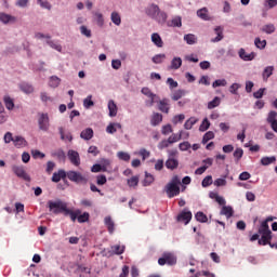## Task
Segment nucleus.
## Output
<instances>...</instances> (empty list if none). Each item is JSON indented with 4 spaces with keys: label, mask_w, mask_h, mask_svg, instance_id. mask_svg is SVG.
Wrapping results in <instances>:
<instances>
[{
    "label": "nucleus",
    "mask_w": 277,
    "mask_h": 277,
    "mask_svg": "<svg viewBox=\"0 0 277 277\" xmlns=\"http://www.w3.org/2000/svg\"><path fill=\"white\" fill-rule=\"evenodd\" d=\"M48 207L55 215L64 213V215H69L71 222H77L79 215H81V210H70L68 209V203L57 200V201H48Z\"/></svg>",
    "instance_id": "nucleus-1"
},
{
    "label": "nucleus",
    "mask_w": 277,
    "mask_h": 277,
    "mask_svg": "<svg viewBox=\"0 0 277 277\" xmlns=\"http://www.w3.org/2000/svg\"><path fill=\"white\" fill-rule=\"evenodd\" d=\"M192 217H194V214H192V211L183 210L177 214L176 222H179L180 224H184V226H187V224L192 222Z\"/></svg>",
    "instance_id": "nucleus-2"
},
{
    "label": "nucleus",
    "mask_w": 277,
    "mask_h": 277,
    "mask_svg": "<svg viewBox=\"0 0 277 277\" xmlns=\"http://www.w3.org/2000/svg\"><path fill=\"white\" fill-rule=\"evenodd\" d=\"M38 124L40 131H49V128L51 127L50 120H49V114H40L38 119Z\"/></svg>",
    "instance_id": "nucleus-3"
},
{
    "label": "nucleus",
    "mask_w": 277,
    "mask_h": 277,
    "mask_svg": "<svg viewBox=\"0 0 277 277\" xmlns=\"http://www.w3.org/2000/svg\"><path fill=\"white\" fill-rule=\"evenodd\" d=\"M67 179H69L72 183H88V180L83 177V175L77 171H68L66 173Z\"/></svg>",
    "instance_id": "nucleus-4"
},
{
    "label": "nucleus",
    "mask_w": 277,
    "mask_h": 277,
    "mask_svg": "<svg viewBox=\"0 0 277 277\" xmlns=\"http://www.w3.org/2000/svg\"><path fill=\"white\" fill-rule=\"evenodd\" d=\"M12 172L19 179H24V181H31V177H29V174L25 172V168L23 166H16L14 164L12 167Z\"/></svg>",
    "instance_id": "nucleus-5"
},
{
    "label": "nucleus",
    "mask_w": 277,
    "mask_h": 277,
    "mask_svg": "<svg viewBox=\"0 0 277 277\" xmlns=\"http://www.w3.org/2000/svg\"><path fill=\"white\" fill-rule=\"evenodd\" d=\"M67 157L70 163H72V166H76V167L81 166V158L79 157V151L69 149L67 153Z\"/></svg>",
    "instance_id": "nucleus-6"
},
{
    "label": "nucleus",
    "mask_w": 277,
    "mask_h": 277,
    "mask_svg": "<svg viewBox=\"0 0 277 277\" xmlns=\"http://www.w3.org/2000/svg\"><path fill=\"white\" fill-rule=\"evenodd\" d=\"M159 265H174V254L163 253L160 259H158Z\"/></svg>",
    "instance_id": "nucleus-7"
},
{
    "label": "nucleus",
    "mask_w": 277,
    "mask_h": 277,
    "mask_svg": "<svg viewBox=\"0 0 277 277\" xmlns=\"http://www.w3.org/2000/svg\"><path fill=\"white\" fill-rule=\"evenodd\" d=\"M203 166L196 169L195 174H205V172H207V170H209V168H211V166H213V158H207L205 160H202Z\"/></svg>",
    "instance_id": "nucleus-8"
},
{
    "label": "nucleus",
    "mask_w": 277,
    "mask_h": 277,
    "mask_svg": "<svg viewBox=\"0 0 277 277\" xmlns=\"http://www.w3.org/2000/svg\"><path fill=\"white\" fill-rule=\"evenodd\" d=\"M161 9H159V5L155 4V3H151L149 4L146 10H145V14H147L149 16V18H153V21H155L158 12L160 11Z\"/></svg>",
    "instance_id": "nucleus-9"
},
{
    "label": "nucleus",
    "mask_w": 277,
    "mask_h": 277,
    "mask_svg": "<svg viewBox=\"0 0 277 277\" xmlns=\"http://www.w3.org/2000/svg\"><path fill=\"white\" fill-rule=\"evenodd\" d=\"M238 55L240 57V60H243V62H252V60H254V57H256V54L254 52L251 53H246V50L243 48H241L238 52Z\"/></svg>",
    "instance_id": "nucleus-10"
},
{
    "label": "nucleus",
    "mask_w": 277,
    "mask_h": 277,
    "mask_svg": "<svg viewBox=\"0 0 277 277\" xmlns=\"http://www.w3.org/2000/svg\"><path fill=\"white\" fill-rule=\"evenodd\" d=\"M187 189V186L181 184V180H179V176H174V196H179L181 192H185Z\"/></svg>",
    "instance_id": "nucleus-11"
},
{
    "label": "nucleus",
    "mask_w": 277,
    "mask_h": 277,
    "mask_svg": "<svg viewBox=\"0 0 277 277\" xmlns=\"http://www.w3.org/2000/svg\"><path fill=\"white\" fill-rule=\"evenodd\" d=\"M66 171L64 169H60L57 172H54L52 175V183H60V181H64L66 179Z\"/></svg>",
    "instance_id": "nucleus-12"
},
{
    "label": "nucleus",
    "mask_w": 277,
    "mask_h": 277,
    "mask_svg": "<svg viewBox=\"0 0 277 277\" xmlns=\"http://www.w3.org/2000/svg\"><path fill=\"white\" fill-rule=\"evenodd\" d=\"M262 237L261 239L258 241L259 246H267L269 245L271 248H274V245H272V233L271 234H261Z\"/></svg>",
    "instance_id": "nucleus-13"
},
{
    "label": "nucleus",
    "mask_w": 277,
    "mask_h": 277,
    "mask_svg": "<svg viewBox=\"0 0 277 277\" xmlns=\"http://www.w3.org/2000/svg\"><path fill=\"white\" fill-rule=\"evenodd\" d=\"M104 224L110 235H114V230H116V224L114 223V220H111V216H106L104 219Z\"/></svg>",
    "instance_id": "nucleus-14"
},
{
    "label": "nucleus",
    "mask_w": 277,
    "mask_h": 277,
    "mask_svg": "<svg viewBox=\"0 0 277 277\" xmlns=\"http://www.w3.org/2000/svg\"><path fill=\"white\" fill-rule=\"evenodd\" d=\"M154 21H156V23H158L159 25H166V22L168 21V13L160 10Z\"/></svg>",
    "instance_id": "nucleus-15"
},
{
    "label": "nucleus",
    "mask_w": 277,
    "mask_h": 277,
    "mask_svg": "<svg viewBox=\"0 0 277 277\" xmlns=\"http://www.w3.org/2000/svg\"><path fill=\"white\" fill-rule=\"evenodd\" d=\"M220 215H225V217L229 220V217H233V215H235V210H233V207L230 206H223Z\"/></svg>",
    "instance_id": "nucleus-16"
},
{
    "label": "nucleus",
    "mask_w": 277,
    "mask_h": 277,
    "mask_svg": "<svg viewBox=\"0 0 277 277\" xmlns=\"http://www.w3.org/2000/svg\"><path fill=\"white\" fill-rule=\"evenodd\" d=\"M108 111L110 118H116V116H118V106L116 105V102H114V100H110L108 102Z\"/></svg>",
    "instance_id": "nucleus-17"
},
{
    "label": "nucleus",
    "mask_w": 277,
    "mask_h": 277,
    "mask_svg": "<svg viewBox=\"0 0 277 277\" xmlns=\"http://www.w3.org/2000/svg\"><path fill=\"white\" fill-rule=\"evenodd\" d=\"M158 108L163 114H168V111H170V100L168 98L161 100L158 104Z\"/></svg>",
    "instance_id": "nucleus-18"
},
{
    "label": "nucleus",
    "mask_w": 277,
    "mask_h": 277,
    "mask_svg": "<svg viewBox=\"0 0 277 277\" xmlns=\"http://www.w3.org/2000/svg\"><path fill=\"white\" fill-rule=\"evenodd\" d=\"M13 144L16 148H25L27 146V140L23 136H14Z\"/></svg>",
    "instance_id": "nucleus-19"
},
{
    "label": "nucleus",
    "mask_w": 277,
    "mask_h": 277,
    "mask_svg": "<svg viewBox=\"0 0 277 277\" xmlns=\"http://www.w3.org/2000/svg\"><path fill=\"white\" fill-rule=\"evenodd\" d=\"M0 21L4 25H8V23H16V18L6 13H0Z\"/></svg>",
    "instance_id": "nucleus-20"
},
{
    "label": "nucleus",
    "mask_w": 277,
    "mask_h": 277,
    "mask_svg": "<svg viewBox=\"0 0 277 277\" xmlns=\"http://www.w3.org/2000/svg\"><path fill=\"white\" fill-rule=\"evenodd\" d=\"M214 31L216 34V37L211 39V42H221V40H224V29L220 26L214 28Z\"/></svg>",
    "instance_id": "nucleus-21"
},
{
    "label": "nucleus",
    "mask_w": 277,
    "mask_h": 277,
    "mask_svg": "<svg viewBox=\"0 0 277 277\" xmlns=\"http://www.w3.org/2000/svg\"><path fill=\"white\" fill-rule=\"evenodd\" d=\"M80 137L87 141L92 140V137H94V130H92V128H87L80 133Z\"/></svg>",
    "instance_id": "nucleus-22"
},
{
    "label": "nucleus",
    "mask_w": 277,
    "mask_h": 277,
    "mask_svg": "<svg viewBox=\"0 0 277 277\" xmlns=\"http://www.w3.org/2000/svg\"><path fill=\"white\" fill-rule=\"evenodd\" d=\"M164 192L167 196H169L170 198H174V179H172L170 183L167 184Z\"/></svg>",
    "instance_id": "nucleus-23"
},
{
    "label": "nucleus",
    "mask_w": 277,
    "mask_h": 277,
    "mask_svg": "<svg viewBox=\"0 0 277 277\" xmlns=\"http://www.w3.org/2000/svg\"><path fill=\"white\" fill-rule=\"evenodd\" d=\"M195 220L197 222H200L201 224H207L209 222V217L207 216V214H205V212L202 211H198L195 214Z\"/></svg>",
    "instance_id": "nucleus-24"
},
{
    "label": "nucleus",
    "mask_w": 277,
    "mask_h": 277,
    "mask_svg": "<svg viewBox=\"0 0 277 277\" xmlns=\"http://www.w3.org/2000/svg\"><path fill=\"white\" fill-rule=\"evenodd\" d=\"M172 144H174V136L171 135L168 140H164L161 143H159L158 147L160 150H163V148H168L172 146Z\"/></svg>",
    "instance_id": "nucleus-25"
},
{
    "label": "nucleus",
    "mask_w": 277,
    "mask_h": 277,
    "mask_svg": "<svg viewBox=\"0 0 277 277\" xmlns=\"http://www.w3.org/2000/svg\"><path fill=\"white\" fill-rule=\"evenodd\" d=\"M151 42H154V44H156V47H158L159 49L163 47V40L161 39V36H159V34L157 32H154L151 35Z\"/></svg>",
    "instance_id": "nucleus-26"
},
{
    "label": "nucleus",
    "mask_w": 277,
    "mask_h": 277,
    "mask_svg": "<svg viewBox=\"0 0 277 277\" xmlns=\"http://www.w3.org/2000/svg\"><path fill=\"white\" fill-rule=\"evenodd\" d=\"M110 250L113 254L120 255V254H124L126 247L121 245H114L113 247H110Z\"/></svg>",
    "instance_id": "nucleus-27"
},
{
    "label": "nucleus",
    "mask_w": 277,
    "mask_h": 277,
    "mask_svg": "<svg viewBox=\"0 0 277 277\" xmlns=\"http://www.w3.org/2000/svg\"><path fill=\"white\" fill-rule=\"evenodd\" d=\"M163 120V116L159 113H155L151 117V126L157 127V124L161 123Z\"/></svg>",
    "instance_id": "nucleus-28"
},
{
    "label": "nucleus",
    "mask_w": 277,
    "mask_h": 277,
    "mask_svg": "<svg viewBox=\"0 0 277 277\" xmlns=\"http://www.w3.org/2000/svg\"><path fill=\"white\" fill-rule=\"evenodd\" d=\"M197 16L202 21H209V10L207 8H202L197 11Z\"/></svg>",
    "instance_id": "nucleus-29"
},
{
    "label": "nucleus",
    "mask_w": 277,
    "mask_h": 277,
    "mask_svg": "<svg viewBox=\"0 0 277 277\" xmlns=\"http://www.w3.org/2000/svg\"><path fill=\"white\" fill-rule=\"evenodd\" d=\"M118 129H122V124L120 123H110L107 126L106 131L110 134H114L118 131Z\"/></svg>",
    "instance_id": "nucleus-30"
},
{
    "label": "nucleus",
    "mask_w": 277,
    "mask_h": 277,
    "mask_svg": "<svg viewBox=\"0 0 277 277\" xmlns=\"http://www.w3.org/2000/svg\"><path fill=\"white\" fill-rule=\"evenodd\" d=\"M272 75H274V66H267L262 74L264 81H267Z\"/></svg>",
    "instance_id": "nucleus-31"
},
{
    "label": "nucleus",
    "mask_w": 277,
    "mask_h": 277,
    "mask_svg": "<svg viewBox=\"0 0 277 277\" xmlns=\"http://www.w3.org/2000/svg\"><path fill=\"white\" fill-rule=\"evenodd\" d=\"M259 234L260 235L272 234V230L269 229V225L267 224V222H262L259 228Z\"/></svg>",
    "instance_id": "nucleus-32"
},
{
    "label": "nucleus",
    "mask_w": 277,
    "mask_h": 277,
    "mask_svg": "<svg viewBox=\"0 0 277 277\" xmlns=\"http://www.w3.org/2000/svg\"><path fill=\"white\" fill-rule=\"evenodd\" d=\"M196 122H198V118L196 117H190L188 120H186V122L184 123V129H186L187 131H189V129H192L194 127V124H196Z\"/></svg>",
    "instance_id": "nucleus-33"
},
{
    "label": "nucleus",
    "mask_w": 277,
    "mask_h": 277,
    "mask_svg": "<svg viewBox=\"0 0 277 277\" xmlns=\"http://www.w3.org/2000/svg\"><path fill=\"white\" fill-rule=\"evenodd\" d=\"M261 31L268 35L274 34V31H276V26H274V24H266L261 28Z\"/></svg>",
    "instance_id": "nucleus-34"
},
{
    "label": "nucleus",
    "mask_w": 277,
    "mask_h": 277,
    "mask_svg": "<svg viewBox=\"0 0 277 277\" xmlns=\"http://www.w3.org/2000/svg\"><path fill=\"white\" fill-rule=\"evenodd\" d=\"M166 168H168V170H174V151H170V157L166 161Z\"/></svg>",
    "instance_id": "nucleus-35"
},
{
    "label": "nucleus",
    "mask_w": 277,
    "mask_h": 277,
    "mask_svg": "<svg viewBox=\"0 0 277 277\" xmlns=\"http://www.w3.org/2000/svg\"><path fill=\"white\" fill-rule=\"evenodd\" d=\"M3 101L6 109H9V111H12V109H14V100H12V97L10 96H4Z\"/></svg>",
    "instance_id": "nucleus-36"
},
{
    "label": "nucleus",
    "mask_w": 277,
    "mask_h": 277,
    "mask_svg": "<svg viewBox=\"0 0 277 277\" xmlns=\"http://www.w3.org/2000/svg\"><path fill=\"white\" fill-rule=\"evenodd\" d=\"M110 18L114 25L120 26V24L122 23V18L120 17V14L118 12H113Z\"/></svg>",
    "instance_id": "nucleus-37"
},
{
    "label": "nucleus",
    "mask_w": 277,
    "mask_h": 277,
    "mask_svg": "<svg viewBox=\"0 0 277 277\" xmlns=\"http://www.w3.org/2000/svg\"><path fill=\"white\" fill-rule=\"evenodd\" d=\"M261 163H262V166H271V163H276V157L275 156L263 157L261 159Z\"/></svg>",
    "instance_id": "nucleus-38"
},
{
    "label": "nucleus",
    "mask_w": 277,
    "mask_h": 277,
    "mask_svg": "<svg viewBox=\"0 0 277 277\" xmlns=\"http://www.w3.org/2000/svg\"><path fill=\"white\" fill-rule=\"evenodd\" d=\"M220 97L215 96L211 102L208 103V109H215V107H220Z\"/></svg>",
    "instance_id": "nucleus-39"
},
{
    "label": "nucleus",
    "mask_w": 277,
    "mask_h": 277,
    "mask_svg": "<svg viewBox=\"0 0 277 277\" xmlns=\"http://www.w3.org/2000/svg\"><path fill=\"white\" fill-rule=\"evenodd\" d=\"M164 61H166V54H156L151 58V62L154 64H163Z\"/></svg>",
    "instance_id": "nucleus-40"
},
{
    "label": "nucleus",
    "mask_w": 277,
    "mask_h": 277,
    "mask_svg": "<svg viewBox=\"0 0 277 277\" xmlns=\"http://www.w3.org/2000/svg\"><path fill=\"white\" fill-rule=\"evenodd\" d=\"M19 88L25 94H31V92H34V87L28 83H22Z\"/></svg>",
    "instance_id": "nucleus-41"
},
{
    "label": "nucleus",
    "mask_w": 277,
    "mask_h": 277,
    "mask_svg": "<svg viewBox=\"0 0 277 277\" xmlns=\"http://www.w3.org/2000/svg\"><path fill=\"white\" fill-rule=\"evenodd\" d=\"M254 44L256 47V49H265V47H267V40H261V38L256 37L254 40Z\"/></svg>",
    "instance_id": "nucleus-42"
},
{
    "label": "nucleus",
    "mask_w": 277,
    "mask_h": 277,
    "mask_svg": "<svg viewBox=\"0 0 277 277\" xmlns=\"http://www.w3.org/2000/svg\"><path fill=\"white\" fill-rule=\"evenodd\" d=\"M117 157L120 161H131V155L127 151H118Z\"/></svg>",
    "instance_id": "nucleus-43"
},
{
    "label": "nucleus",
    "mask_w": 277,
    "mask_h": 277,
    "mask_svg": "<svg viewBox=\"0 0 277 277\" xmlns=\"http://www.w3.org/2000/svg\"><path fill=\"white\" fill-rule=\"evenodd\" d=\"M90 221V213L83 212L82 214L78 215V222L79 224H85V222Z\"/></svg>",
    "instance_id": "nucleus-44"
},
{
    "label": "nucleus",
    "mask_w": 277,
    "mask_h": 277,
    "mask_svg": "<svg viewBox=\"0 0 277 277\" xmlns=\"http://www.w3.org/2000/svg\"><path fill=\"white\" fill-rule=\"evenodd\" d=\"M91 172L97 173V172H107V168L102 164H93L91 168Z\"/></svg>",
    "instance_id": "nucleus-45"
},
{
    "label": "nucleus",
    "mask_w": 277,
    "mask_h": 277,
    "mask_svg": "<svg viewBox=\"0 0 277 277\" xmlns=\"http://www.w3.org/2000/svg\"><path fill=\"white\" fill-rule=\"evenodd\" d=\"M184 40L187 44H196V40H197L196 35H192V34L185 35Z\"/></svg>",
    "instance_id": "nucleus-46"
},
{
    "label": "nucleus",
    "mask_w": 277,
    "mask_h": 277,
    "mask_svg": "<svg viewBox=\"0 0 277 277\" xmlns=\"http://www.w3.org/2000/svg\"><path fill=\"white\" fill-rule=\"evenodd\" d=\"M241 157H243V149L242 148H236L234 151V159H236V163L241 160Z\"/></svg>",
    "instance_id": "nucleus-47"
},
{
    "label": "nucleus",
    "mask_w": 277,
    "mask_h": 277,
    "mask_svg": "<svg viewBox=\"0 0 277 277\" xmlns=\"http://www.w3.org/2000/svg\"><path fill=\"white\" fill-rule=\"evenodd\" d=\"M58 133H60V135H61V140H68V142H72V135L71 134H67V135H65L64 134V128L63 127H60L58 128Z\"/></svg>",
    "instance_id": "nucleus-48"
},
{
    "label": "nucleus",
    "mask_w": 277,
    "mask_h": 277,
    "mask_svg": "<svg viewBox=\"0 0 277 277\" xmlns=\"http://www.w3.org/2000/svg\"><path fill=\"white\" fill-rule=\"evenodd\" d=\"M141 92L142 94H144V96H147V98L157 97V95L153 93V91H150L148 87H144Z\"/></svg>",
    "instance_id": "nucleus-49"
},
{
    "label": "nucleus",
    "mask_w": 277,
    "mask_h": 277,
    "mask_svg": "<svg viewBox=\"0 0 277 277\" xmlns=\"http://www.w3.org/2000/svg\"><path fill=\"white\" fill-rule=\"evenodd\" d=\"M202 187H209V185H213V176L207 175L202 182H201Z\"/></svg>",
    "instance_id": "nucleus-50"
},
{
    "label": "nucleus",
    "mask_w": 277,
    "mask_h": 277,
    "mask_svg": "<svg viewBox=\"0 0 277 277\" xmlns=\"http://www.w3.org/2000/svg\"><path fill=\"white\" fill-rule=\"evenodd\" d=\"M209 127H211V122H209V119L205 118L199 127V131H208Z\"/></svg>",
    "instance_id": "nucleus-51"
},
{
    "label": "nucleus",
    "mask_w": 277,
    "mask_h": 277,
    "mask_svg": "<svg viewBox=\"0 0 277 277\" xmlns=\"http://www.w3.org/2000/svg\"><path fill=\"white\" fill-rule=\"evenodd\" d=\"M95 21L98 25V27H103V25H105V19L103 18V14L102 13H95Z\"/></svg>",
    "instance_id": "nucleus-52"
},
{
    "label": "nucleus",
    "mask_w": 277,
    "mask_h": 277,
    "mask_svg": "<svg viewBox=\"0 0 277 277\" xmlns=\"http://www.w3.org/2000/svg\"><path fill=\"white\" fill-rule=\"evenodd\" d=\"M83 105L87 109H90V107H94V102L92 101V95H89L87 98H84Z\"/></svg>",
    "instance_id": "nucleus-53"
},
{
    "label": "nucleus",
    "mask_w": 277,
    "mask_h": 277,
    "mask_svg": "<svg viewBox=\"0 0 277 277\" xmlns=\"http://www.w3.org/2000/svg\"><path fill=\"white\" fill-rule=\"evenodd\" d=\"M277 118V113L272 110L268 113V117H267V122L268 124H272L273 122H276Z\"/></svg>",
    "instance_id": "nucleus-54"
},
{
    "label": "nucleus",
    "mask_w": 277,
    "mask_h": 277,
    "mask_svg": "<svg viewBox=\"0 0 277 277\" xmlns=\"http://www.w3.org/2000/svg\"><path fill=\"white\" fill-rule=\"evenodd\" d=\"M213 137H215V133H213L212 131L207 132L202 138L203 144H207V142L213 140Z\"/></svg>",
    "instance_id": "nucleus-55"
},
{
    "label": "nucleus",
    "mask_w": 277,
    "mask_h": 277,
    "mask_svg": "<svg viewBox=\"0 0 277 277\" xmlns=\"http://www.w3.org/2000/svg\"><path fill=\"white\" fill-rule=\"evenodd\" d=\"M227 82H226V79H219V80H215L213 83H212V88H220V87H226Z\"/></svg>",
    "instance_id": "nucleus-56"
},
{
    "label": "nucleus",
    "mask_w": 277,
    "mask_h": 277,
    "mask_svg": "<svg viewBox=\"0 0 277 277\" xmlns=\"http://www.w3.org/2000/svg\"><path fill=\"white\" fill-rule=\"evenodd\" d=\"M154 182H155V177L153 176V174L145 172V180H144L145 185H150Z\"/></svg>",
    "instance_id": "nucleus-57"
},
{
    "label": "nucleus",
    "mask_w": 277,
    "mask_h": 277,
    "mask_svg": "<svg viewBox=\"0 0 277 277\" xmlns=\"http://www.w3.org/2000/svg\"><path fill=\"white\" fill-rule=\"evenodd\" d=\"M138 155L142 157L143 161H146V159L150 157V151L146 150V148H142L140 149Z\"/></svg>",
    "instance_id": "nucleus-58"
},
{
    "label": "nucleus",
    "mask_w": 277,
    "mask_h": 277,
    "mask_svg": "<svg viewBox=\"0 0 277 277\" xmlns=\"http://www.w3.org/2000/svg\"><path fill=\"white\" fill-rule=\"evenodd\" d=\"M80 32L82 36H85L87 38H92V30L88 29L85 26L80 27Z\"/></svg>",
    "instance_id": "nucleus-59"
},
{
    "label": "nucleus",
    "mask_w": 277,
    "mask_h": 277,
    "mask_svg": "<svg viewBox=\"0 0 277 277\" xmlns=\"http://www.w3.org/2000/svg\"><path fill=\"white\" fill-rule=\"evenodd\" d=\"M47 43L51 49H54L55 51L62 52V45L58 43H55L54 41L48 40Z\"/></svg>",
    "instance_id": "nucleus-60"
},
{
    "label": "nucleus",
    "mask_w": 277,
    "mask_h": 277,
    "mask_svg": "<svg viewBox=\"0 0 277 277\" xmlns=\"http://www.w3.org/2000/svg\"><path fill=\"white\" fill-rule=\"evenodd\" d=\"M138 183H140V179H137V176H133L130 180H128L129 187H137Z\"/></svg>",
    "instance_id": "nucleus-61"
},
{
    "label": "nucleus",
    "mask_w": 277,
    "mask_h": 277,
    "mask_svg": "<svg viewBox=\"0 0 277 277\" xmlns=\"http://www.w3.org/2000/svg\"><path fill=\"white\" fill-rule=\"evenodd\" d=\"M57 85H60V79L57 78V76H52L50 78V87L57 88Z\"/></svg>",
    "instance_id": "nucleus-62"
},
{
    "label": "nucleus",
    "mask_w": 277,
    "mask_h": 277,
    "mask_svg": "<svg viewBox=\"0 0 277 277\" xmlns=\"http://www.w3.org/2000/svg\"><path fill=\"white\" fill-rule=\"evenodd\" d=\"M107 183V176L101 174L96 176V184L97 185H105Z\"/></svg>",
    "instance_id": "nucleus-63"
},
{
    "label": "nucleus",
    "mask_w": 277,
    "mask_h": 277,
    "mask_svg": "<svg viewBox=\"0 0 277 277\" xmlns=\"http://www.w3.org/2000/svg\"><path fill=\"white\" fill-rule=\"evenodd\" d=\"M185 94H187V91H185V90L175 91L174 101H179V98H183V96H185Z\"/></svg>",
    "instance_id": "nucleus-64"
}]
</instances>
